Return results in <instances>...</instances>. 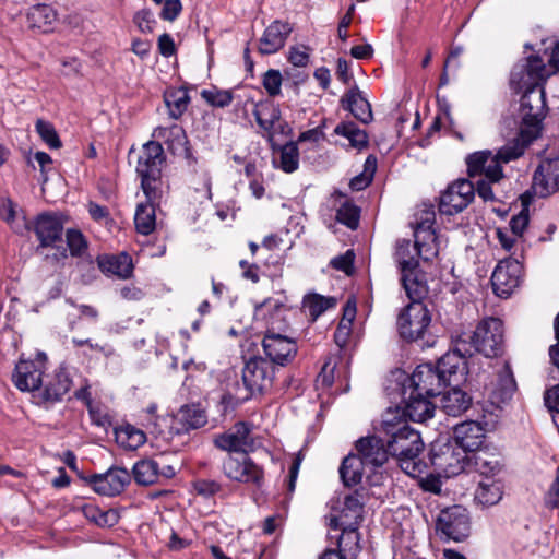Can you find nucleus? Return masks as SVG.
Wrapping results in <instances>:
<instances>
[{
	"mask_svg": "<svg viewBox=\"0 0 559 559\" xmlns=\"http://www.w3.org/2000/svg\"><path fill=\"white\" fill-rule=\"evenodd\" d=\"M136 230L142 235H150L156 225L154 205L148 203L139 204L134 215Z\"/></svg>",
	"mask_w": 559,
	"mask_h": 559,
	"instance_id": "nucleus-43",
	"label": "nucleus"
},
{
	"mask_svg": "<svg viewBox=\"0 0 559 559\" xmlns=\"http://www.w3.org/2000/svg\"><path fill=\"white\" fill-rule=\"evenodd\" d=\"M379 432L384 435L390 456L418 457L424 449L419 432L402 419L399 409H392V407L386 409L382 416Z\"/></svg>",
	"mask_w": 559,
	"mask_h": 559,
	"instance_id": "nucleus-3",
	"label": "nucleus"
},
{
	"mask_svg": "<svg viewBox=\"0 0 559 559\" xmlns=\"http://www.w3.org/2000/svg\"><path fill=\"white\" fill-rule=\"evenodd\" d=\"M522 275V265L516 259L501 260L492 275L491 284L495 294L499 297H508L519 286Z\"/></svg>",
	"mask_w": 559,
	"mask_h": 559,
	"instance_id": "nucleus-13",
	"label": "nucleus"
},
{
	"mask_svg": "<svg viewBox=\"0 0 559 559\" xmlns=\"http://www.w3.org/2000/svg\"><path fill=\"white\" fill-rule=\"evenodd\" d=\"M466 162L469 177L484 175L490 182H498L503 177L502 166L490 151L471 154Z\"/></svg>",
	"mask_w": 559,
	"mask_h": 559,
	"instance_id": "nucleus-21",
	"label": "nucleus"
},
{
	"mask_svg": "<svg viewBox=\"0 0 559 559\" xmlns=\"http://www.w3.org/2000/svg\"><path fill=\"white\" fill-rule=\"evenodd\" d=\"M411 302L397 316L400 336L407 342L424 340L431 323V313L423 302L424 298L407 296Z\"/></svg>",
	"mask_w": 559,
	"mask_h": 559,
	"instance_id": "nucleus-5",
	"label": "nucleus"
},
{
	"mask_svg": "<svg viewBox=\"0 0 559 559\" xmlns=\"http://www.w3.org/2000/svg\"><path fill=\"white\" fill-rule=\"evenodd\" d=\"M87 211L90 216L99 224H107L110 221L109 210L106 206L99 205L93 201L88 202Z\"/></svg>",
	"mask_w": 559,
	"mask_h": 559,
	"instance_id": "nucleus-57",
	"label": "nucleus"
},
{
	"mask_svg": "<svg viewBox=\"0 0 559 559\" xmlns=\"http://www.w3.org/2000/svg\"><path fill=\"white\" fill-rule=\"evenodd\" d=\"M152 136L156 140H163L173 154L189 155L188 139L180 126L157 127L154 129Z\"/></svg>",
	"mask_w": 559,
	"mask_h": 559,
	"instance_id": "nucleus-27",
	"label": "nucleus"
},
{
	"mask_svg": "<svg viewBox=\"0 0 559 559\" xmlns=\"http://www.w3.org/2000/svg\"><path fill=\"white\" fill-rule=\"evenodd\" d=\"M354 263V253L352 251H347L343 255H338L331 261V264L334 269L345 272L349 274Z\"/></svg>",
	"mask_w": 559,
	"mask_h": 559,
	"instance_id": "nucleus-59",
	"label": "nucleus"
},
{
	"mask_svg": "<svg viewBox=\"0 0 559 559\" xmlns=\"http://www.w3.org/2000/svg\"><path fill=\"white\" fill-rule=\"evenodd\" d=\"M334 132L338 135L346 138L354 148H362L368 144L367 133L358 128L354 122H342L337 124Z\"/></svg>",
	"mask_w": 559,
	"mask_h": 559,
	"instance_id": "nucleus-44",
	"label": "nucleus"
},
{
	"mask_svg": "<svg viewBox=\"0 0 559 559\" xmlns=\"http://www.w3.org/2000/svg\"><path fill=\"white\" fill-rule=\"evenodd\" d=\"M436 368L443 376L445 385H459L466 374L465 358L459 350L445 353L437 362Z\"/></svg>",
	"mask_w": 559,
	"mask_h": 559,
	"instance_id": "nucleus-25",
	"label": "nucleus"
},
{
	"mask_svg": "<svg viewBox=\"0 0 559 559\" xmlns=\"http://www.w3.org/2000/svg\"><path fill=\"white\" fill-rule=\"evenodd\" d=\"M27 20L31 27L46 33L49 32L56 23L57 13L48 4H37L31 8Z\"/></svg>",
	"mask_w": 559,
	"mask_h": 559,
	"instance_id": "nucleus-38",
	"label": "nucleus"
},
{
	"mask_svg": "<svg viewBox=\"0 0 559 559\" xmlns=\"http://www.w3.org/2000/svg\"><path fill=\"white\" fill-rule=\"evenodd\" d=\"M476 471L481 478L496 476L501 472V464L498 459L490 456L487 453H476L472 456Z\"/></svg>",
	"mask_w": 559,
	"mask_h": 559,
	"instance_id": "nucleus-46",
	"label": "nucleus"
},
{
	"mask_svg": "<svg viewBox=\"0 0 559 559\" xmlns=\"http://www.w3.org/2000/svg\"><path fill=\"white\" fill-rule=\"evenodd\" d=\"M475 185L468 179H457L442 192L439 211L445 215H454L465 210L474 200Z\"/></svg>",
	"mask_w": 559,
	"mask_h": 559,
	"instance_id": "nucleus-10",
	"label": "nucleus"
},
{
	"mask_svg": "<svg viewBox=\"0 0 559 559\" xmlns=\"http://www.w3.org/2000/svg\"><path fill=\"white\" fill-rule=\"evenodd\" d=\"M83 512L91 522L99 526H110L116 521V514L111 511H102L93 504L85 506Z\"/></svg>",
	"mask_w": 559,
	"mask_h": 559,
	"instance_id": "nucleus-49",
	"label": "nucleus"
},
{
	"mask_svg": "<svg viewBox=\"0 0 559 559\" xmlns=\"http://www.w3.org/2000/svg\"><path fill=\"white\" fill-rule=\"evenodd\" d=\"M201 95L210 105L221 108L228 106L233 100V93L228 90H204Z\"/></svg>",
	"mask_w": 559,
	"mask_h": 559,
	"instance_id": "nucleus-51",
	"label": "nucleus"
},
{
	"mask_svg": "<svg viewBox=\"0 0 559 559\" xmlns=\"http://www.w3.org/2000/svg\"><path fill=\"white\" fill-rule=\"evenodd\" d=\"M432 464L439 468L445 477H454L467 471L472 464V456L463 449L444 444L439 452L433 451Z\"/></svg>",
	"mask_w": 559,
	"mask_h": 559,
	"instance_id": "nucleus-12",
	"label": "nucleus"
},
{
	"mask_svg": "<svg viewBox=\"0 0 559 559\" xmlns=\"http://www.w3.org/2000/svg\"><path fill=\"white\" fill-rule=\"evenodd\" d=\"M438 252V238L429 219L415 227L414 243L407 239L396 241L393 259L400 270L401 283L406 296L417 298L427 296L428 285L426 275L420 269V261H431Z\"/></svg>",
	"mask_w": 559,
	"mask_h": 559,
	"instance_id": "nucleus-1",
	"label": "nucleus"
},
{
	"mask_svg": "<svg viewBox=\"0 0 559 559\" xmlns=\"http://www.w3.org/2000/svg\"><path fill=\"white\" fill-rule=\"evenodd\" d=\"M132 474L136 484L153 485L160 477V466L157 461L152 459L140 460L133 465Z\"/></svg>",
	"mask_w": 559,
	"mask_h": 559,
	"instance_id": "nucleus-39",
	"label": "nucleus"
},
{
	"mask_svg": "<svg viewBox=\"0 0 559 559\" xmlns=\"http://www.w3.org/2000/svg\"><path fill=\"white\" fill-rule=\"evenodd\" d=\"M253 115L259 127L267 133L269 138L273 136V130L280 123L281 111L270 100L255 104Z\"/></svg>",
	"mask_w": 559,
	"mask_h": 559,
	"instance_id": "nucleus-35",
	"label": "nucleus"
},
{
	"mask_svg": "<svg viewBox=\"0 0 559 559\" xmlns=\"http://www.w3.org/2000/svg\"><path fill=\"white\" fill-rule=\"evenodd\" d=\"M276 367L262 357L249 359L242 370V381L246 388L243 394H237L239 401H247L255 393H263L272 388Z\"/></svg>",
	"mask_w": 559,
	"mask_h": 559,
	"instance_id": "nucleus-7",
	"label": "nucleus"
},
{
	"mask_svg": "<svg viewBox=\"0 0 559 559\" xmlns=\"http://www.w3.org/2000/svg\"><path fill=\"white\" fill-rule=\"evenodd\" d=\"M472 344L476 352L486 357L498 356L503 345L502 321L497 318L483 320L473 333Z\"/></svg>",
	"mask_w": 559,
	"mask_h": 559,
	"instance_id": "nucleus-8",
	"label": "nucleus"
},
{
	"mask_svg": "<svg viewBox=\"0 0 559 559\" xmlns=\"http://www.w3.org/2000/svg\"><path fill=\"white\" fill-rule=\"evenodd\" d=\"M178 432H188L191 429H198L203 427L206 421L205 412L198 405H183L178 411L176 417Z\"/></svg>",
	"mask_w": 559,
	"mask_h": 559,
	"instance_id": "nucleus-32",
	"label": "nucleus"
},
{
	"mask_svg": "<svg viewBox=\"0 0 559 559\" xmlns=\"http://www.w3.org/2000/svg\"><path fill=\"white\" fill-rule=\"evenodd\" d=\"M162 4L160 17L165 21H175L182 9L180 0H164Z\"/></svg>",
	"mask_w": 559,
	"mask_h": 559,
	"instance_id": "nucleus-56",
	"label": "nucleus"
},
{
	"mask_svg": "<svg viewBox=\"0 0 559 559\" xmlns=\"http://www.w3.org/2000/svg\"><path fill=\"white\" fill-rule=\"evenodd\" d=\"M403 407L394 408L400 411L402 419L407 417L413 421L424 423L433 416L435 405L428 400L429 396L409 388L403 390Z\"/></svg>",
	"mask_w": 559,
	"mask_h": 559,
	"instance_id": "nucleus-17",
	"label": "nucleus"
},
{
	"mask_svg": "<svg viewBox=\"0 0 559 559\" xmlns=\"http://www.w3.org/2000/svg\"><path fill=\"white\" fill-rule=\"evenodd\" d=\"M288 60L295 67H306L309 62L307 48L299 46L290 47Z\"/></svg>",
	"mask_w": 559,
	"mask_h": 559,
	"instance_id": "nucleus-58",
	"label": "nucleus"
},
{
	"mask_svg": "<svg viewBox=\"0 0 559 559\" xmlns=\"http://www.w3.org/2000/svg\"><path fill=\"white\" fill-rule=\"evenodd\" d=\"M377 170V158L372 155H369L366 158L364 170L359 175L355 176L350 182L349 187L353 191H361L367 188L372 181L373 175Z\"/></svg>",
	"mask_w": 559,
	"mask_h": 559,
	"instance_id": "nucleus-47",
	"label": "nucleus"
},
{
	"mask_svg": "<svg viewBox=\"0 0 559 559\" xmlns=\"http://www.w3.org/2000/svg\"><path fill=\"white\" fill-rule=\"evenodd\" d=\"M484 427L474 420L463 421L456 425L453 430L455 444L466 452L478 450L484 442Z\"/></svg>",
	"mask_w": 559,
	"mask_h": 559,
	"instance_id": "nucleus-26",
	"label": "nucleus"
},
{
	"mask_svg": "<svg viewBox=\"0 0 559 559\" xmlns=\"http://www.w3.org/2000/svg\"><path fill=\"white\" fill-rule=\"evenodd\" d=\"M401 468L409 476L415 477L420 473V464L418 457H396Z\"/></svg>",
	"mask_w": 559,
	"mask_h": 559,
	"instance_id": "nucleus-60",
	"label": "nucleus"
},
{
	"mask_svg": "<svg viewBox=\"0 0 559 559\" xmlns=\"http://www.w3.org/2000/svg\"><path fill=\"white\" fill-rule=\"evenodd\" d=\"M452 386L450 391L442 393L441 407L445 414L459 416L469 407L471 397L457 385Z\"/></svg>",
	"mask_w": 559,
	"mask_h": 559,
	"instance_id": "nucleus-37",
	"label": "nucleus"
},
{
	"mask_svg": "<svg viewBox=\"0 0 559 559\" xmlns=\"http://www.w3.org/2000/svg\"><path fill=\"white\" fill-rule=\"evenodd\" d=\"M443 376H440L432 364L419 365L409 378V389L420 392L426 396L442 394L445 388Z\"/></svg>",
	"mask_w": 559,
	"mask_h": 559,
	"instance_id": "nucleus-16",
	"label": "nucleus"
},
{
	"mask_svg": "<svg viewBox=\"0 0 559 559\" xmlns=\"http://www.w3.org/2000/svg\"><path fill=\"white\" fill-rule=\"evenodd\" d=\"M545 404L550 412L559 415V385L554 386L546 392Z\"/></svg>",
	"mask_w": 559,
	"mask_h": 559,
	"instance_id": "nucleus-63",
	"label": "nucleus"
},
{
	"mask_svg": "<svg viewBox=\"0 0 559 559\" xmlns=\"http://www.w3.org/2000/svg\"><path fill=\"white\" fill-rule=\"evenodd\" d=\"M515 390L516 383L508 364H503L490 383L485 385V394L496 407L509 402Z\"/></svg>",
	"mask_w": 559,
	"mask_h": 559,
	"instance_id": "nucleus-15",
	"label": "nucleus"
},
{
	"mask_svg": "<svg viewBox=\"0 0 559 559\" xmlns=\"http://www.w3.org/2000/svg\"><path fill=\"white\" fill-rule=\"evenodd\" d=\"M67 245L72 255H81L87 248L83 234L78 229H69L66 234Z\"/></svg>",
	"mask_w": 559,
	"mask_h": 559,
	"instance_id": "nucleus-52",
	"label": "nucleus"
},
{
	"mask_svg": "<svg viewBox=\"0 0 559 559\" xmlns=\"http://www.w3.org/2000/svg\"><path fill=\"white\" fill-rule=\"evenodd\" d=\"M293 26L288 22L281 20L273 21L263 32L259 39L258 50L261 55H273L280 51L286 44V40Z\"/></svg>",
	"mask_w": 559,
	"mask_h": 559,
	"instance_id": "nucleus-23",
	"label": "nucleus"
},
{
	"mask_svg": "<svg viewBox=\"0 0 559 559\" xmlns=\"http://www.w3.org/2000/svg\"><path fill=\"white\" fill-rule=\"evenodd\" d=\"M336 218L350 229H355L359 223V210L356 205L345 202L337 210Z\"/></svg>",
	"mask_w": 559,
	"mask_h": 559,
	"instance_id": "nucleus-50",
	"label": "nucleus"
},
{
	"mask_svg": "<svg viewBox=\"0 0 559 559\" xmlns=\"http://www.w3.org/2000/svg\"><path fill=\"white\" fill-rule=\"evenodd\" d=\"M366 468L369 466L358 454H348L341 464L340 476L345 486H355L361 481Z\"/></svg>",
	"mask_w": 559,
	"mask_h": 559,
	"instance_id": "nucleus-36",
	"label": "nucleus"
},
{
	"mask_svg": "<svg viewBox=\"0 0 559 559\" xmlns=\"http://www.w3.org/2000/svg\"><path fill=\"white\" fill-rule=\"evenodd\" d=\"M117 443L127 450H136L146 441V435L132 425H124L115 430Z\"/></svg>",
	"mask_w": 559,
	"mask_h": 559,
	"instance_id": "nucleus-41",
	"label": "nucleus"
},
{
	"mask_svg": "<svg viewBox=\"0 0 559 559\" xmlns=\"http://www.w3.org/2000/svg\"><path fill=\"white\" fill-rule=\"evenodd\" d=\"M436 530L447 539L454 542L464 540L471 532L467 510L461 506H452L441 510L437 516Z\"/></svg>",
	"mask_w": 559,
	"mask_h": 559,
	"instance_id": "nucleus-9",
	"label": "nucleus"
},
{
	"mask_svg": "<svg viewBox=\"0 0 559 559\" xmlns=\"http://www.w3.org/2000/svg\"><path fill=\"white\" fill-rule=\"evenodd\" d=\"M278 162L274 159V164L285 173H293L298 169L299 166V152L297 143L288 142L280 147Z\"/></svg>",
	"mask_w": 559,
	"mask_h": 559,
	"instance_id": "nucleus-45",
	"label": "nucleus"
},
{
	"mask_svg": "<svg viewBox=\"0 0 559 559\" xmlns=\"http://www.w3.org/2000/svg\"><path fill=\"white\" fill-rule=\"evenodd\" d=\"M350 334H352V325L347 324L346 322L344 323V322L340 321V323L336 328V331L334 333V341L337 344V346L344 347L347 344Z\"/></svg>",
	"mask_w": 559,
	"mask_h": 559,
	"instance_id": "nucleus-62",
	"label": "nucleus"
},
{
	"mask_svg": "<svg viewBox=\"0 0 559 559\" xmlns=\"http://www.w3.org/2000/svg\"><path fill=\"white\" fill-rule=\"evenodd\" d=\"M165 163L164 148L157 141H148L142 146L138 157L136 173L141 177L143 192L150 201L158 195L162 187V167Z\"/></svg>",
	"mask_w": 559,
	"mask_h": 559,
	"instance_id": "nucleus-4",
	"label": "nucleus"
},
{
	"mask_svg": "<svg viewBox=\"0 0 559 559\" xmlns=\"http://www.w3.org/2000/svg\"><path fill=\"white\" fill-rule=\"evenodd\" d=\"M336 298L325 297L317 293L304 297L302 307L312 321H316L323 312L336 306Z\"/></svg>",
	"mask_w": 559,
	"mask_h": 559,
	"instance_id": "nucleus-40",
	"label": "nucleus"
},
{
	"mask_svg": "<svg viewBox=\"0 0 559 559\" xmlns=\"http://www.w3.org/2000/svg\"><path fill=\"white\" fill-rule=\"evenodd\" d=\"M71 385L70 371L66 367L60 366L45 385L43 399L47 402H58L70 391Z\"/></svg>",
	"mask_w": 559,
	"mask_h": 559,
	"instance_id": "nucleus-29",
	"label": "nucleus"
},
{
	"mask_svg": "<svg viewBox=\"0 0 559 559\" xmlns=\"http://www.w3.org/2000/svg\"><path fill=\"white\" fill-rule=\"evenodd\" d=\"M263 350L271 362L285 366L297 354V344L293 337L275 332L274 328L266 330L262 340Z\"/></svg>",
	"mask_w": 559,
	"mask_h": 559,
	"instance_id": "nucleus-11",
	"label": "nucleus"
},
{
	"mask_svg": "<svg viewBox=\"0 0 559 559\" xmlns=\"http://www.w3.org/2000/svg\"><path fill=\"white\" fill-rule=\"evenodd\" d=\"M44 362L21 359L12 376L15 386L21 391H35L41 384Z\"/></svg>",
	"mask_w": 559,
	"mask_h": 559,
	"instance_id": "nucleus-24",
	"label": "nucleus"
},
{
	"mask_svg": "<svg viewBox=\"0 0 559 559\" xmlns=\"http://www.w3.org/2000/svg\"><path fill=\"white\" fill-rule=\"evenodd\" d=\"M62 230V223L53 215H40L35 223V233L43 247L55 246L60 241Z\"/></svg>",
	"mask_w": 559,
	"mask_h": 559,
	"instance_id": "nucleus-28",
	"label": "nucleus"
},
{
	"mask_svg": "<svg viewBox=\"0 0 559 559\" xmlns=\"http://www.w3.org/2000/svg\"><path fill=\"white\" fill-rule=\"evenodd\" d=\"M533 189L540 198L559 190V156L540 162L533 176Z\"/></svg>",
	"mask_w": 559,
	"mask_h": 559,
	"instance_id": "nucleus-19",
	"label": "nucleus"
},
{
	"mask_svg": "<svg viewBox=\"0 0 559 559\" xmlns=\"http://www.w3.org/2000/svg\"><path fill=\"white\" fill-rule=\"evenodd\" d=\"M546 76V66L538 56H530L519 61L511 71V86L518 91L524 90L520 100V129L531 133V136L539 135L540 124L546 116L545 92L539 85Z\"/></svg>",
	"mask_w": 559,
	"mask_h": 559,
	"instance_id": "nucleus-2",
	"label": "nucleus"
},
{
	"mask_svg": "<svg viewBox=\"0 0 559 559\" xmlns=\"http://www.w3.org/2000/svg\"><path fill=\"white\" fill-rule=\"evenodd\" d=\"M401 468L409 476L415 477L420 473V464L418 457H396Z\"/></svg>",
	"mask_w": 559,
	"mask_h": 559,
	"instance_id": "nucleus-61",
	"label": "nucleus"
},
{
	"mask_svg": "<svg viewBox=\"0 0 559 559\" xmlns=\"http://www.w3.org/2000/svg\"><path fill=\"white\" fill-rule=\"evenodd\" d=\"M214 443L221 450L238 454L247 453L253 449V439L250 436L249 427L245 423H238L229 431L217 436Z\"/></svg>",
	"mask_w": 559,
	"mask_h": 559,
	"instance_id": "nucleus-22",
	"label": "nucleus"
},
{
	"mask_svg": "<svg viewBox=\"0 0 559 559\" xmlns=\"http://www.w3.org/2000/svg\"><path fill=\"white\" fill-rule=\"evenodd\" d=\"M282 74L278 70H267L262 79V84L270 96H276L281 93Z\"/></svg>",
	"mask_w": 559,
	"mask_h": 559,
	"instance_id": "nucleus-53",
	"label": "nucleus"
},
{
	"mask_svg": "<svg viewBox=\"0 0 559 559\" xmlns=\"http://www.w3.org/2000/svg\"><path fill=\"white\" fill-rule=\"evenodd\" d=\"M362 495L355 491L345 498L344 507L340 515L330 518V526L334 530H342V535L338 539L340 547H342L346 539H349L354 542L355 547L358 548L357 527L362 520Z\"/></svg>",
	"mask_w": 559,
	"mask_h": 559,
	"instance_id": "nucleus-6",
	"label": "nucleus"
},
{
	"mask_svg": "<svg viewBox=\"0 0 559 559\" xmlns=\"http://www.w3.org/2000/svg\"><path fill=\"white\" fill-rule=\"evenodd\" d=\"M536 138L537 136H531V133L524 132V130L520 129L519 135L503 145L493 155L497 157L500 165L515 160L524 154V151Z\"/></svg>",
	"mask_w": 559,
	"mask_h": 559,
	"instance_id": "nucleus-31",
	"label": "nucleus"
},
{
	"mask_svg": "<svg viewBox=\"0 0 559 559\" xmlns=\"http://www.w3.org/2000/svg\"><path fill=\"white\" fill-rule=\"evenodd\" d=\"M35 129L40 139L48 145L49 148L57 150L61 147L62 143L51 122L44 119H37Z\"/></svg>",
	"mask_w": 559,
	"mask_h": 559,
	"instance_id": "nucleus-48",
	"label": "nucleus"
},
{
	"mask_svg": "<svg viewBox=\"0 0 559 559\" xmlns=\"http://www.w3.org/2000/svg\"><path fill=\"white\" fill-rule=\"evenodd\" d=\"M503 495V487L499 479L492 477L481 478L475 491V500L483 507L497 504Z\"/></svg>",
	"mask_w": 559,
	"mask_h": 559,
	"instance_id": "nucleus-34",
	"label": "nucleus"
},
{
	"mask_svg": "<svg viewBox=\"0 0 559 559\" xmlns=\"http://www.w3.org/2000/svg\"><path fill=\"white\" fill-rule=\"evenodd\" d=\"M98 266L103 273L119 278L130 277L133 271L131 258L127 253L100 257L98 258Z\"/></svg>",
	"mask_w": 559,
	"mask_h": 559,
	"instance_id": "nucleus-33",
	"label": "nucleus"
},
{
	"mask_svg": "<svg viewBox=\"0 0 559 559\" xmlns=\"http://www.w3.org/2000/svg\"><path fill=\"white\" fill-rule=\"evenodd\" d=\"M223 469L229 479L239 483L260 485L263 478L262 469L246 453L228 455L224 461Z\"/></svg>",
	"mask_w": 559,
	"mask_h": 559,
	"instance_id": "nucleus-14",
	"label": "nucleus"
},
{
	"mask_svg": "<svg viewBox=\"0 0 559 559\" xmlns=\"http://www.w3.org/2000/svg\"><path fill=\"white\" fill-rule=\"evenodd\" d=\"M547 503L552 508H559V465L556 479L547 493Z\"/></svg>",
	"mask_w": 559,
	"mask_h": 559,
	"instance_id": "nucleus-64",
	"label": "nucleus"
},
{
	"mask_svg": "<svg viewBox=\"0 0 559 559\" xmlns=\"http://www.w3.org/2000/svg\"><path fill=\"white\" fill-rule=\"evenodd\" d=\"M130 480L131 476L128 469L114 467L104 474L91 476L88 483L95 492L111 497L121 493Z\"/></svg>",
	"mask_w": 559,
	"mask_h": 559,
	"instance_id": "nucleus-18",
	"label": "nucleus"
},
{
	"mask_svg": "<svg viewBox=\"0 0 559 559\" xmlns=\"http://www.w3.org/2000/svg\"><path fill=\"white\" fill-rule=\"evenodd\" d=\"M164 100L170 117L178 119L187 110L190 97L185 88H170L165 92Z\"/></svg>",
	"mask_w": 559,
	"mask_h": 559,
	"instance_id": "nucleus-42",
	"label": "nucleus"
},
{
	"mask_svg": "<svg viewBox=\"0 0 559 559\" xmlns=\"http://www.w3.org/2000/svg\"><path fill=\"white\" fill-rule=\"evenodd\" d=\"M530 222L528 210L523 209L518 215H514L510 221L511 233L521 237Z\"/></svg>",
	"mask_w": 559,
	"mask_h": 559,
	"instance_id": "nucleus-55",
	"label": "nucleus"
},
{
	"mask_svg": "<svg viewBox=\"0 0 559 559\" xmlns=\"http://www.w3.org/2000/svg\"><path fill=\"white\" fill-rule=\"evenodd\" d=\"M343 107L349 110L353 116L362 123H369L372 120L371 105L364 97L357 86L352 87L342 97Z\"/></svg>",
	"mask_w": 559,
	"mask_h": 559,
	"instance_id": "nucleus-30",
	"label": "nucleus"
},
{
	"mask_svg": "<svg viewBox=\"0 0 559 559\" xmlns=\"http://www.w3.org/2000/svg\"><path fill=\"white\" fill-rule=\"evenodd\" d=\"M368 436L356 442L357 454L364 460L369 468L382 466L389 459L390 452L384 435Z\"/></svg>",
	"mask_w": 559,
	"mask_h": 559,
	"instance_id": "nucleus-20",
	"label": "nucleus"
},
{
	"mask_svg": "<svg viewBox=\"0 0 559 559\" xmlns=\"http://www.w3.org/2000/svg\"><path fill=\"white\" fill-rule=\"evenodd\" d=\"M133 22L142 33H152L156 24L153 12L146 8L139 10L134 14Z\"/></svg>",
	"mask_w": 559,
	"mask_h": 559,
	"instance_id": "nucleus-54",
	"label": "nucleus"
}]
</instances>
